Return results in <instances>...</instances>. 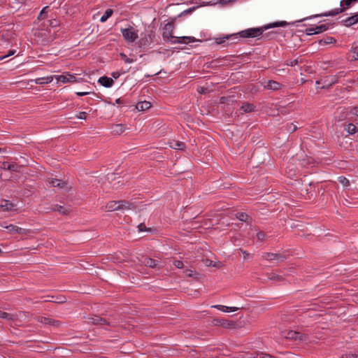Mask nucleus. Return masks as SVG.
Here are the masks:
<instances>
[{"label": "nucleus", "instance_id": "nucleus-1", "mask_svg": "<svg viewBox=\"0 0 358 358\" xmlns=\"http://www.w3.org/2000/svg\"><path fill=\"white\" fill-rule=\"evenodd\" d=\"M288 24V23L285 21H279L273 23H270L263 27L259 28H250L243 31H241L236 34H233L230 35H226L222 37L216 38L215 43L217 44H222L225 43L228 40H231V44L236 43L237 41L236 40L239 38H255L259 36L262 34L264 30L278 27H285Z\"/></svg>", "mask_w": 358, "mask_h": 358}, {"label": "nucleus", "instance_id": "nucleus-2", "mask_svg": "<svg viewBox=\"0 0 358 358\" xmlns=\"http://www.w3.org/2000/svg\"><path fill=\"white\" fill-rule=\"evenodd\" d=\"M174 23L170 22L166 23L163 28L162 37L164 40H168L171 43H185L188 44L196 41L192 36L176 37L173 35L174 31Z\"/></svg>", "mask_w": 358, "mask_h": 358}, {"label": "nucleus", "instance_id": "nucleus-3", "mask_svg": "<svg viewBox=\"0 0 358 358\" xmlns=\"http://www.w3.org/2000/svg\"><path fill=\"white\" fill-rule=\"evenodd\" d=\"M155 32L153 30L148 31L146 33H142L141 38L138 41L140 48H147L154 42Z\"/></svg>", "mask_w": 358, "mask_h": 358}, {"label": "nucleus", "instance_id": "nucleus-4", "mask_svg": "<svg viewBox=\"0 0 358 358\" xmlns=\"http://www.w3.org/2000/svg\"><path fill=\"white\" fill-rule=\"evenodd\" d=\"M121 32L123 38L128 43H134L138 36V31L131 26H129L128 28L121 29Z\"/></svg>", "mask_w": 358, "mask_h": 358}, {"label": "nucleus", "instance_id": "nucleus-5", "mask_svg": "<svg viewBox=\"0 0 358 358\" xmlns=\"http://www.w3.org/2000/svg\"><path fill=\"white\" fill-rule=\"evenodd\" d=\"M36 321L43 324L45 325H49L54 327H60L62 322L59 320H57L50 317H46L43 316H38L36 318Z\"/></svg>", "mask_w": 358, "mask_h": 358}, {"label": "nucleus", "instance_id": "nucleus-6", "mask_svg": "<svg viewBox=\"0 0 358 358\" xmlns=\"http://www.w3.org/2000/svg\"><path fill=\"white\" fill-rule=\"evenodd\" d=\"M284 336L287 339L290 340H299L301 341H306L307 340V336L305 334L292 330L286 332Z\"/></svg>", "mask_w": 358, "mask_h": 358}, {"label": "nucleus", "instance_id": "nucleus-7", "mask_svg": "<svg viewBox=\"0 0 358 358\" xmlns=\"http://www.w3.org/2000/svg\"><path fill=\"white\" fill-rule=\"evenodd\" d=\"M24 316L26 317V314L24 312H20L19 314H10L6 312H3L0 310V318L6 320L8 321L17 322L18 317Z\"/></svg>", "mask_w": 358, "mask_h": 358}, {"label": "nucleus", "instance_id": "nucleus-8", "mask_svg": "<svg viewBox=\"0 0 358 358\" xmlns=\"http://www.w3.org/2000/svg\"><path fill=\"white\" fill-rule=\"evenodd\" d=\"M262 258L268 262H271L273 260L282 262L284 261L285 257L279 253L264 252L262 254Z\"/></svg>", "mask_w": 358, "mask_h": 358}, {"label": "nucleus", "instance_id": "nucleus-9", "mask_svg": "<svg viewBox=\"0 0 358 358\" xmlns=\"http://www.w3.org/2000/svg\"><path fill=\"white\" fill-rule=\"evenodd\" d=\"M87 322L94 325H110L109 322L99 315L88 317Z\"/></svg>", "mask_w": 358, "mask_h": 358}, {"label": "nucleus", "instance_id": "nucleus-10", "mask_svg": "<svg viewBox=\"0 0 358 358\" xmlns=\"http://www.w3.org/2000/svg\"><path fill=\"white\" fill-rule=\"evenodd\" d=\"M54 77L58 82H61L63 83L76 82V76L70 73L55 76Z\"/></svg>", "mask_w": 358, "mask_h": 358}, {"label": "nucleus", "instance_id": "nucleus-11", "mask_svg": "<svg viewBox=\"0 0 358 358\" xmlns=\"http://www.w3.org/2000/svg\"><path fill=\"white\" fill-rule=\"evenodd\" d=\"M119 201H110L108 202L102 209L106 212H113L115 210H120Z\"/></svg>", "mask_w": 358, "mask_h": 358}, {"label": "nucleus", "instance_id": "nucleus-12", "mask_svg": "<svg viewBox=\"0 0 358 358\" xmlns=\"http://www.w3.org/2000/svg\"><path fill=\"white\" fill-rule=\"evenodd\" d=\"M282 85L275 80H268L264 85V88L270 90L277 91L282 88Z\"/></svg>", "mask_w": 358, "mask_h": 358}, {"label": "nucleus", "instance_id": "nucleus-13", "mask_svg": "<svg viewBox=\"0 0 358 358\" xmlns=\"http://www.w3.org/2000/svg\"><path fill=\"white\" fill-rule=\"evenodd\" d=\"M11 234H27V230L13 224H9L4 227Z\"/></svg>", "mask_w": 358, "mask_h": 358}, {"label": "nucleus", "instance_id": "nucleus-14", "mask_svg": "<svg viewBox=\"0 0 358 358\" xmlns=\"http://www.w3.org/2000/svg\"><path fill=\"white\" fill-rule=\"evenodd\" d=\"M213 324L215 326H220L224 328L230 327L234 325L231 321L225 319H214Z\"/></svg>", "mask_w": 358, "mask_h": 358}, {"label": "nucleus", "instance_id": "nucleus-15", "mask_svg": "<svg viewBox=\"0 0 358 358\" xmlns=\"http://www.w3.org/2000/svg\"><path fill=\"white\" fill-rule=\"evenodd\" d=\"M337 83V78L335 76L325 77L324 78V85L321 88H329Z\"/></svg>", "mask_w": 358, "mask_h": 358}, {"label": "nucleus", "instance_id": "nucleus-16", "mask_svg": "<svg viewBox=\"0 0 358 358\" xmlns=\"http://www.w3.org/2000/svg\"><path fill=\"white\" fill-rule=\"evenodd\" d=\"M142 264L146 266L154 268L157 267L159 262L150 257H145L142 261Z\"/></svg>", "mask_w": 358, "mask_h": 358}, {"label": "nucleus", "instance_id": "nucleus-17", "mask_svg": "<svg viewBox=\"0 0 358 358\" xmlns=\"http://www.w3.org/2000/svg\"><path fill=\"white\" fill-rule=\"evenodd\" d=\"M49 183L55 187H58L59 189L67 188L66 183L64 181L57 178H52L49 180Z\"/></svg>", "mask_w": 358, "mask_h": 358}, {"label": "nucleus", "instance_id": "nucleus-18", "mask_svg": "<svg viewBox=\"0 0 358 358\" xmlns=\"http://www.w3.org/2000/svg\"><path fill=\"white\" fill-rule=\"evenodd\" d=\"M99 83L103 87H110L113 85L114 81L112 78L107 76H103L99 78Z\"/></svg>", "mask_w": 358, "mask_h": 358}, {"label": "nucleus", "instance_id": "nucleus-19", "mask_svg": "<svg viewBox=\"0 0 358 358\" xmlns=\"http://www.w3.org/2000/svg\"><path fill=\"white\" fill-rule=\"evenodd\" d=\"M125 131V127L122 124L113 125L111 128V133L114 135H120Z\"/></svg>", "mask_w": 358, "mask_h": 358}, {"label": "nucleus", "instance_id": "nucleus-20", "mask_svg": "<svg viewBox=\"0 0 358 358\" xmlns=\"http://www.w3.org/2000/svg\"><path fill=\"white\" fill-rule=\"evenodd\" d=\"M120 210H130L135 208V206L126 200H120L119 201Z\"/></svg>", "mask_w": 358, "mask_h": 358}, {"label": "nucleus", "instance_id": "nucleus-21", "mask_svg": "<svg viewBox=\"0 0 358 358\" xmlns=\"http://www.w3.org/2000/svg\"><path fill=\"white\" fill-rule=\"evenodd\" d=\"M15 205L8 200H3L0 203V208L3 211H9L13 209Z\"/></svg>", "mask_w": 358, "mask_h": 358}, {"label": "nucleus", "instance_id": "nucleus-22", "mask_svg": "<svg viewBox=\"0 0 358 358\" xmlns=\"http://www.w3.org/2000/svg\"><path fill=\"white\" fill-rule=\"evenodd\" d=\"M151 107V104L149 101H140L138 102L136 105V108L138 110L143 111L149 109Z\"/></svg>", "mask_w": 358, "mask_h": 358}, {"label": "nucleus", "instance_id": "nucleus-23", "mask_svg": "<svg viewBox=\"0 0 358 358\" xmlns=\"http://www.w3.org/2000/svg\"><path fill=\"white\" fill-rule=\"evenodd\" d=\"M54 78V76L38 78L34 80V83L38 85L48 84L50 83L53 80Z\"/></svg>", "mask_w": 358, "mask_h": 358}, {"label": "nucleus", "instance_id": "nucleus-24", "mask_svg": "<svg viewBox=\"0 0 358 358\" xmlns=\"http://www.w3.org/2000/svg\"><path fill=\"white\" fill-rule=\"evenodd\" d=\"M255 109V106L252 103H250L248 102L243 103L242 106H241V110L244 113H251L254 111Z\"/></svg>", "mask_w": 358, "mask_h": 358}, {"label": "nucleus", "instance_id": "nucleus-25", "mask_svg": "<svg viewBox=\"0 0 358 358\" xmlns=\"http://www.w3.org/2000/svg\"><path fill=\"white\" fill-rule=\"evenodd\" d=\"M213 308H217L223 312H227V313L228 312H234L238 309L236 307H229V306H222V305L213 306Z\"/></svg>", "mask_w": 358, "mask_h": 358}, {"label": "nucleus", "instance_id": "nucleus-26", "mask_svg": "<svg viewBox=\"0 0 358 358\" xmlns=\"http://www.w3.org/2000/svg\"><path fill=\"white\" fill-rule=\"evenodd\" d=\"M357 20L356 19V17H355V15H352L350 17H347L345 20H343L342 21V23L343 24V25H345V27H350L356 23H357Z\"/></svg>", "mask_w": 358, "mask_h": 358}, {"label": "nucleus", "instance_id": "nucleus-27", "mask_svg": "<svg viewBox=\"0 0 358 358\" xmlns=\"http://www.w3.org/2000/svg\"><path fill=\"white\" fill-rule=\"evenodd\" d=\"M203 262L206 266H212L215 268L222 267V264L220 262H213L209 259H206L203 260Z\"/></svg>", "mask_w": 358, "mask_h": 358}, {"label": "nucleus", "instance_id": "nucleus-28", "mask_svg": "<svg viewBox=\"0 0 358 358\" xmlns=\"http://www.w3.org/2000/svg\"><path fill=\"white\" fill-rule=\"evenodd\" d=\"M170 147L175 150H182L185 149V145L183 142L175 141L173 143H170Z\"/></svg>", "mask_w": 358, "mask_h": 358}, {"label": "nucleus", "instance_id": "nucleus-29", "mask_svg": "<svg viewBox=\"0 0 358 358\" xmlns=\"http://www.w3.org/2000/svg\"><path fill=\"white\" fill-rule=\"evenodd\" d=\"M22 166L17 163H11L10 166H8L7 169L11 172L20 173L22 169Z\"/></svg>", "mask_w": 358, "mask_h": 358}, {"label": "nucleus", "instance_id": "nucleus-30", "mask_svg": "<svg viewBox=\"0 0 358 358\" xmlns=\"http://www.w3.org/2000/svg\"><path fill=\"white\" fill-rule=\"evenodd\" d=\"M345 10H346V8H345V7L338 8H335L331 11H329L328 13H325L323 15L324 16H334V15H336L339 13L344 12Z\"/></svg>", "mask_w": 358, "mask_h": 358}, {"label": "nucleus", "instance_id": "nucleus-31", "mask_svg": "<svg viewBox=\"0 0 358 358\" xmlns=\"http://www.w3.org/2000/svg\"><path fill=\"white\" fill-rule=\"evenodd\" d=\"M113 13V10L110 8H108L104 14L101 16L100 21L101 22H106Z\"/></svg>", "mask_w": 358, "mask_h": 358}, {"label": "nucleus", "instance_id": "nucleus-32", "mask_svg": "<svg viewBox=\"0 0 358 358\" xmlns=\"http://www.w3.org/2000/svg\"><path fill=\"white\" fill-rule=\"evenodd\" d=\"M345 130L350 134H354L357 131L356 126L352 123L347 124L345 127Z\"/></svg>", "mask_w": 358, "mask_h": 358}, {"label": "nucleus", "instance_id": "nucleus-33", "mask_svg": "<svg viewBox=\"0 0 358 358\" xmlns=\"http://www.w3.org/2000/svg\"><path fill=\"white\" fill-rule=\"evenodd\" d=\"M236 216L237 219L242 222H248V220H251L249 215L245 213H237Z\"/></svg>", "mask_w": 358, "mask_h": 358}, {"label": "nucleus", "instance_id": "nucleus-34", "mask_svg": "<svg viewBox=\"0 0 358 358\" xmlns=\"http://www.w3.org/2000/svg\"><path fill=\"white\" fill-rule=\"evenodd\" d=\"M350 51L354 54L352 59L358 60V45L356 43L352 44Z\"/></svg>", "mask_w": 358, "mask_h": 358}, {"label": "nucleus", "instance_id": "nucleus-35", "mask_svg": "<svg viewBox=\"0 0 358 358\" xmlns=\"http://www.w3.org/2000/svg\"><path fill=\"white\" fill-rule=\"evenodd\" d=\"M52 210L54 211H57L62 215H66L67 213V210L66 209H64L63 206H59L58 204L55 205L52 208Z\"/></svg>", "mask_w": 358, "mask_h": 358}, {"label": "nucleus", "instance_id": "nucleus-36", "mask_svg": "<svg viewBox=\"0 0 358 358\" xmlns=\"http://www.w3.org/2000/svg\"><path fill=\"white\" fill-rule=\"evenodd\" d=\"M328 27L326 24H321L319 26H316L314 27L315 34L322 33L326 30H327Z\"/></svg>", "mask_w": 358, "mask_h": 358}, {"label": "nucleus", "instance_id": "nucleus-37", "mask_svg": "<svg viewBox=\"0 0 358 358\" xmlns=\"http://www.w3.org/2000/svg\"><path fill=\"white\" fill-rule=\"evenodd\" d=\"M268 279L274 281H281L282 280V277L275 273H271L268 275Z\"/></svg>", "mask_w": 358, "mask_h": 358}, {"label": "nucleus", "instance_id": "nucleus-38", "mask_svg": "<svg viewBox=\"0 0 358 358\" xmlns=\"http://www.w3.org/2000/svg\"><path fill=\"white\" fill-rule=\"evenodd\" d=\"M336 39L333 37H328L327 39L325 40H320V43L322 44V43H325V44H330V43H336Z\"/></svg>", "mask_w": 358, "mask_h": 358}, {"label": "nucleus", "instance_id": "nucleus-39", "mask_svg": "<svg viewBox=\"0 0 358 358\" xmlns=\"http://www.w3.org/2000/svg\"><path fill=\"white\" fill-rule=\"evenodd\" d=\"M299 64V61H298V59H287L286 61V64L287 66H296Z\"/></svg>", "mask_w": 358, "mask_h": 358}, {"label": "nucleus", "instance_id": "nucleus-40", "mask_svg": "<svg viewBox=\"0 0 358 358\" xmlns=\"http://www.w3.org/2000/svg\"><path fill=\"white\" fill-rule=\"evenodd\" d=\"M266 235L264 231H259L257 234V238L259 241H264L265 240Z\"/></svg>", "mask_w": 358, "mask_h": 358}, {"label": "nucleus", "instance_id": "nucleus-41", "mask_svg": "<svg viewBox=\"0 0 358 358\" xmlns=\"http://www.w3.org/2000/svg\"><path fill=\"white\" fill-rule=\"evenodd\" d=\"M173 264L178 268H182L184 266L183 262L180 260L174 259Z\"/></svg>", "mask_w": 358, "mask_h": 358}, {"label": "nucleus", "instance_id": "nucleus-42", "mask_svg": "<svg viewBox=\"0 0 358 358\" xmlns=\"http://www.w3.org/2000/svg\"><path fill=\"white\" fill-rule=\"evenodd\" d=\"M120 57L122 58V59H123L125 63L130 64L134 62V60L132 59L128 58L127 56L124 53H120Z\"/></svg>", "mask_w": 358, "mask_h": 358}, {"label": "nucleus", "instance_id": "nucleus-43", "mask_svg": "<svg viewBox=\"0 0 358 358\" xmlns=\"http://www.w3.org/2000/svg\"><path fill=\"white\" fill-rule=\"evenodd\" d=\"M48 8V6H45L44 7L42 10L41 11V13H39L38 15V18L40 19V20H42V19H44L45 17V15H46V10Z\"/></svg>", "mask_w": 358, "mask_h": 358}, {"label": "nucleus", "instance_id": "nucleus-44", "mask_svg": "<svg viewBox=\"0 0 358 358\" xmlns=\"http://www.w3.org/2000/svg\"><path fill=\"white\" fill-rule=\"evenodd\" d=\"M339 182L345 187L350 185V181L345 177H340Z\"/></svg>", "mask_w": 358, "mask_h": 358}, {"label": "nucleus", "instance_id": "nucleus-45", "mask_svg": "<svg viewBox=\"0 0 358 358\" xmlns=\"http://www.w3.org/2000/svg\"><path fill=\"white\" fill-rule=\"evenodd\" d=\"M92 94L94 96H98L97 94L95 93V92H76V94L78 96H85V95H87V94Z\"/></svg>", "mask_w": 358, "mask_h": 358}, {"label": "nucleus", "instance_id": "nucleus-46", "mask_svg": "<svg viewBox=\"0 0 358 358\" xmlns=\"http://www.w3.org/2000/svg\"><path fill=\"white\" fill-rule=\"evenodd\" d=\"M352 3H353L352 0H343L341 1V6H345L346 7H349Z\"/></svg>", "mask_w": 358, "mask_h": 358}, {"label": "nucleus", "instance_id": "nucleus-47", "mask_svg": "<svg viewBox=\"0 0 358 358\" xmlns=\"http://www.w3.org/2000/svg\"><path fill=\"white\" fill-rule=\"evenodd\" d=\"M15 53V50H10L6 55H5L4 56L1 57L0 59H5V58H6V57H8L9 56L13 55Z\"/></svg>", "mask_w": 358, "mask_h": 358}, {"label": "nucleus", "instance_id": "nucleus-48", "mask_svg": "<svg viewBox=\"0 0 358 358\" xmlns=\"http://www.w3.org/2000/svg\"><path fill=\"white\" fill-rule=\"evenodd\" d=\"M87 116V113L85 112H80L78 115H76V117L81 120H85Z\"/></svg>", "mask_w": 358, "mask_h": 358}, {"label": "nucleus", "instance_id": "nucleus-49", "mask_svg": "<svg viewBox=\"0 0 358 358\" xmlns=\"http://www.w3.org/2000/svg\"><path fill=\"white\" fill-rule=\"evenodd\" d=\"M306 34H307L308 35H313V34H315L314 27L307 28V29H306Z\"/></svg>", "mask_w": 358, "mask_h": 358}, {"label": "nucleus", "instance_id": "nucleus-50", "mask_svg": "<svg viewBox=\"0 0 358 358\" xmlns=\"http://www.w3.org/2000/svg\"><path fill=\"white\" fill-rule=\"evenodd\" d=\"M296 129H297V127L296 125L291 124L290 125L288 126L287 130L291 132H294L296 130Z\"/></svg>", "mask_w": 358, "mask_h": 358}, {"label": "nucleus", "instance_id": "nucleus-51", "mask_svg": "<svg viewBox=\"0 0 358 358\" xmlns=\"http://www.w3.org/2000/svg\"><path fill=\"white\" fill-rule=\"evenodd\" d=\"M353 353H346L345 355H343L341 358H353Z\"/></svg>", "mask_w": 358, "mask_h": 358}, {"label": "nucleus", "instance_id": "nucleus-52", "mask_svg": "<svg viewBox=\"0 0 358 358\" xmlns=\"http://www.w3.org/2000/svg\"><path fill=\"white\" fill-rule=\"evenodd\" d=\"M8 166H10V164L7 162H3L1 166V169H4V170H8L7 169Z\"/></svg>", "mask_w": 358, "mask_h": 358}, {"label": "nucleus", "instance_id": "nucleus-53", "mask_svg": "<svg viewBox=\"0 0 358 358\" xmlns=\"http://www.w3.org/2000/svg\"><path fill=\"white\" fill-rule=\"evenodd\" d=\"M344 76H345L344 72L343 71H340L339 73H338V74L334 75V76L337 78V82H338L339 78H341V77H343Z\"/></svg>", "mask_w": 358, "mask_h": 358}, {"label": "nucleus", "instance_id": "nucleus-54", "mask_svg": "<svg viewBox=\"0 0 358 358\" xmlns=\"http://www.w3.org/2000/svg\"><path fill=\"white\" fill-rule=\"evenodd\" d=\"M138 229L139 231H146V227H145V225L143 223L140 224L138 226Z\"/></svg>", "mask_w": 358, "mask_h": 358}, {"label": "nucleus", "instance_id": "nucleus-55", "mask_svg": "<svg viewBox=\"0 0 358 358\" xmlns=\"http://www.w3.org/2000/svg\"><path fill=\"white\" fill-rule=\"evenodd\" d=\"M233 1V0H219V1L217 3L222 4V5H225L228 3H230Z\"/></svg>", "mask_w": 358, "mask_h": 358}, {"label": "nucleus", "instance_id": "nucleus-56", "mask_svg": "<svg viewBox=\"0 0 358 358\" xmlns=\"http://www.w3.org/2000/svg\"><path fill=\"white\" fill-rule=\"evenodd\" d=\"M205 91H206V89L203 87H199L197 88V92L200 94H203L205 93Z\"/></svg>", "mask_w": 358, "mask_h": 358}, {"label": "nucleus", "instance_id": "nucleus-57", "mask_svg": "<svg viewBox=\"0 0 358 358\" xmlns=\"http://www.w3.org/2000/svg\"><path fill=\"white\" fill-rule=\"evenodd\" d=\"M120 75V73H119L118 71H116V72H113V73H112V76H113L114 78H115V79H116V78H119Z\"/></svg>", "mask_w": 358, "mask_h": 358}, {"label": "nucleus", "instance_id": "nucleus-58", "mask_svg": "<svg viewBox=\"0 0 358 358\" xmlns=\"http://www.w3.org/2000/svg\"><path fill=\"white\" fill-rule=\"evenodd\" d=\"M240 250L243 252L244 259L247 258L249 256V253L247 252L246 251H243L242 249H240Z\"/></svg>", "mask_w": 358, "mask_h": 358}, {"label": "nucleus", "instance_id": "nucleus-59", "mask_svg": "<svg viewBox=\"0 0 358 358\" xmlns=\"http://www.w3.org/2000/svg\"><path fill=\"white\" fill-rule=\"evenodd\" d=\"M352 110H353V114L358 116V107H354Z\"/></svg>", "mask_w": 358, "mask_h": 358}, {"label": "nucleus", "instance_id": "nucleus-60", "mask_svg": "<svg viewBox=\"0 0 358 358\" xmlns=\"http://www.w3.org/2000/svg\"><path fill=\"white\" fill-rule=\"evenodd\" d=\"M196 9V7H193V8H189L188 10H187L185 12L186 13H191L192 10H195Z\"/></svg>", "mask_w": 358, "mask_h": 358}, {"label": "nucleus", "instance_id": "nucleus-61", "mask_svg": "<svg viewBox=\"0 0 358 358\" xmlns=\"http://www.w3.org/2000/svg\"><path fill=\"white\" fill-rule=\"evenodd\" d=\"M320 83H323L324 84V78L320 80H317L316 81V85H320Z\"/></svg>", "mask_w": 358, "mask_h": 358}, {"label": "nucleus", "instance_id": "nucleus-62", "mask_svg": "<svg viewBox=\"0 0 358 358\" xmlns=\"http://www.w3.org/2000/svg\"><path fill=\"white\" fill-rule=\"evenodd\" d=\"M339 62H333L332 64L330 65L331 67H335L336 66V64H338Z\"/></svg>", "mask_w": 358, "mask_h": 358}, {"label": "nucleus", "instance_id": "nucleus-63", "mask_svg": "<svg viewBox=\"0 0 358 358\" xmlns=\"http://www.w3.org/2000/svg\"><path fill=\"white\" fill-rule=\"evenodd\" d=\"M353 358H358V354H354Z\"/></svg>", "mask_w": 358, "mask_h": 358}, {"label": "nucleus", "instance_id": "nucleus-64", "mask_svg": "<svg viewBox=\"0 0 358 358\" xmlns=\"http://www.w3.org/2000/svg\"><path fill=\"white\" fill-rule=\"evenodd\" d=\"M358 22V13L354 15Z\"/></svg>", "mask_w": 358, "mask_h": 358}]
</instances>
